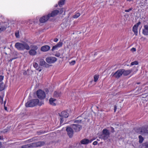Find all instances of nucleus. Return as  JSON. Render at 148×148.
I'll list each match as a JSON object with an SVG mask.
<instances>
[{
  "label": "nucleus",
  "mask_w": 148,
  "mask_h": 148,
  "mask_svg": "<svg viewBox=\"0 0 148 148\" xmlns=\"http://www.w3.org/2000/svg\"><path fill=\"white\" fill-rule=\"evenodd\" d=\"M59 13V11L56 10L52 11L51 13L49 14H50V17H53L57 15Z\"/></svg>",
  "instance_id": "dca6fc26"
},
{
  "label": "nucleus",
  "mask_w": 148,
  "mask_h": 148,
  "mask_svg": "<svg viewBox=\"0 0 148 148\" xmlns=\"http://www.w3.org/2000/svg\"><path fill=\"white\" fill-rule=\"evenodd\" d=\"M5 89V85L3 82L0 83V91H1Z\"/></svg>",
  "instance_id": "393cba45"
},
{
  "label": "nucleus",
  "mask_w": 148,
  "mask_h": 148,
  "mask_svg": "<svg viewBox=\"0 0 148 148\" xmlns=\"http://www.w3.org/2000/svg\"><path fill=\"white\" fill-rule=\"evenodd\" d=\"M6 28V27L4 26H0V33L2 31L5 30Z\"/></svg>",
  "instance_id": "bb28decb"
},
{
  "label": "nucleus",
  "mask_w": 148,
  "mask_h": 148,
  "mask_svg": "<svg viewBox=\"0 0 148 148\" xmlns=\"http://www.w3.org/2000/svg\"><path fill=\"white\" fill-rule=\"evenodd\" d=\"M4 109H5V110H7V108L6 107H4Z\"/></svg>",
  "instance_id": "3c124183"
},
{
  "label": "nucleus",
  "mask_w": 148,
  "mask_h": 148,
  "mask_svg": "<svg viewBox=\"0 0 148 148\" xmlns=\"http://www.w3.org/2000/svg\"><path fill=\"white\" fill-rule=\"evenodd\" d=\"M47 62L49 63H52L56 62L57 60V58L53 57H50L47 58L46 59Z\"/></svg>",
  "instance_id": "0eeeda50"
},
{
  "label": "nucleus",
  "mask_w": 148,
  "mask_h": 148,
  "mask_svg": "<svg viewBox=\"0 0 148 148\" xmlns=\"http://www.w3.org/2000/svg\"><path fill=\"white\" fill-rule=\"evenodd\" d=\"M110 128H111V130H112V132H114V128L112 127H110Z\"/></svg>",
  "instance_id": "79ce46f5"
},
{
  "label": "nucleus",
  "mask_w": 148,
  "mask_h": 148,
  "mask_svg": "<svg viewBox=\"0 0 148 148\" xmlns=\"http://www.w3.org/2000/svg\"><path fill=\"white\" fill-rule=\"evenodd\" d=\"M81 120H75V123H80L81 122Z\"/></svg>",
  "instance_id": "ea45409f"
},
{
  "label": "nucleus",
  "mask_w": 148,
  "mask_h": 148,
  "mask_svg": "<svg viewBox=\"0 0 148 148\" xmlns=\"http://www.w3.org/2000/svg\"><path fill=\"white\" fill-rule=\"evenodd\" d=\"M63 12V10L62 9H61L60 10V11H59V13L60 14H61Z\"/></svg>",
  "instance_id": "58836bf2"
},
{
  "label": "nucleus",
  "mask_w": 148,
  "mask_h": 148,
  "mask_svg": "<svg viewBox=\"0 0 148 148\" xmlns=\"http://www.w3.org/2000/svg\"><path fill=\"white\" fill-rule=\"evenodd\" d=\"M123 70V74L124 75H127L130 73L132 71V70L130 69L126 70H125L124 69H122Z\"/></svg>",
  "instance_id": "aec40b11"
},
{
  "label": "nucleus",
  "mask_w": 148,
  "mask_h": 148,
  "mask_svg": "<svg viewBox=\"0 0 148 148\" xmlns=\"http://www.w3.org/2000/svg\"><path fill=\"white\" fill-rule=\"evenodd\" d=\"M66 131L69 137L70 138H71L74 133V131L73 129L71 127H67L66 128Z\"/></svg>",
  "instance_id": "423d86ee"
},
{
  "label": "nucleus",
  "mask_w": 148,
  "mask_h": 148,
  "mask_svg": "<svg viewBox=\"0 0 148 148\" xmlns=\"http://www.w3.org/2000/svg\"><path fill=\"white\" fill-rule=\"evenodd\" d=\"M0 148H5L4 147L1 146L0 147Z\"/></svg>",
  "instance_id": "5fc2aeb1"
},
{
  "label": "nucleus",
  "mask_w": 148,
  "mask_h": 148,
  "mask_svg": "<svg viewBox=\"0 0 148 148\" xmlns=\"http://www.w3.org/2000/svg\"><path fill=\"white\" fill-rule=\"evenodd\" d=\"M58 39L57 38H55L54 39V41L55 42H57L58 41Z\"/></svg>",
  "instance_id": "49530a36"
},
{
  "label": "nucleus",
  "mask_w": 148,
  "mask_h": 148,
  "mask_svg": "<svg viewBox=\"0 0 148 148\" xmlns=\"http://www.w3.org/2000/svg\"><path fill=\"white\" fill-rule=\"evenodd\" d=\"M133 0H127V1H128L129 2H130L131 1H133Z\"/></svg>",
  "instance_id": "8fccbe9b"
},
{
  "label": "nucleus",
  "mask_w": 148,
  "mask_h": 148,
  "mask_svg": "<svg viewBox=\"0 0 148 148\" xmlns=\"http://www.w3.org/2000/svg\"><path fill=\"white\" fill-rule=\"evenodd\" d=\"M55 56L57 57H60V53H56Z\"/></svg>",
  "instance_id": "e433bc0d"
},
{
  "label": "nucleus",
  "mask_w": 148,
  "mask_h": 148,
  "mask_svg": "<svg viewBox=\"0 0 148 148\" xmlns=\"http://www.w3.org/2000/svg\"><path fill=\"white\" fill-rule=\"evenodd\" d=\"M61 119V121H60V123H62L63 122V118H60Z\"/></svg>",
  "instance_id": "09e8293b"
},
{
  "label": "nucleus",
  "mask_w": 148,
  "mask_h": 148,
  "mask_svg": "<svg viewBox=\"0 0 148 148\" xmlns=\"http://www.w3.org/2000/svg\"><path fill=\"white\" fill-rule=\"evenodd\" d=\"M44 103L43 102L41 101L39 102V100L38 99H32L27 102L25 106L26 107H33L37 105L41 106Z\"/></svg>",
  "instance_id": "f257e3e1"
},
{
  "label": "nucleus",
  "mask_w": 148,
  "mask_h": 148,
  "mask_svg": "<svg viewBox=\"0 0 148 148\" xmlns=\"http://www.w3.org/2000/svg\"><path fill=\"white\" fill-rule=\"evenodd\" d=\"M1 139V136H0V140Z\"/></svg>",
  "instance_id": "6e6d98bb"
},
{
  "label": "nucleus",
  "mask_w": 148,
  "mask_h": 148,
  "mask_svg": "<svg viewBox=\"0 0 148 148\" xmlns=\"http://www.w3.org/2000/svg\"><path fill=\"white\" fill-rule=\"evenodd\" d=\"M110 133L109 131L106 129L102 131V134L99 136V138L104 140L108 139L109 137Z\"/></svg>",
  "instance_id": "7ed1b4c3"
},
{
  "label": "nucleus",
  "mask_w": 148,
  "mask_h": 148,
  "mask_svg": "<svg viewBox=\"0 0 148 148\" xmlns=\"http://www.w3.org/2000/svg\"><path fill=\"white\" fill-rule=\"evenodd\" d=\"M132 8H130L128 10H125V11L126 12H130V11L132 10Z\"/></svg>",
  "instance_id": "f704fd0d"
},
{
  "label": "nucleus",
  "mask_w": 148,
  "mask_h": 148,
  "mask_svg": "<svg viewBox=\"0 0 148 148\" xmlns=\"http://www.w3.org/2000/svg\"><path fill=\"white\" fill-rule=\"evenodd\" d=\"M36 94L38 97L40 99H43L45 97L46 95L45 92L41 90H37Z\"/></svg>",
  "instance_id": "20e7f679"
},
{
  "label": "nucleus",
  "mask_w": 148,
  "mask_h": 148,
  "mask_svg": "<svg viewBox=\"0 0 148 148\" xmlns=\"http://www.w3.org/2000/svg\"><path fill=\"white\" fill-rule=\"evenodd\" d=\"M116 109H117L116 106H114V112H116Z\"/></svg>",
  "instance_id": "37998d69"
},
{
  "label": "nucleus",
  "mask_w": 148,
  "mask_h": 148,
  "mask_svg": "<svg viewBox=\"0 0 148 148\" xmlns=\"http://www.w3.org/2000/svg\"><path fill=\"white\" fill-rule=\"evenodd\" d=\"M31 47L32 49L35 50V51H36L38 49V47L36 45H31Z\"/></svg>",
  "instance_id": "cd10ccee"
},
{
  "label": "nucleus",
  "mask_w": 148,
  "mask_h": 148,
  "mask_svg": "<svg viewBox=\"0 0 148 148\" xmlns=\"http://www.w3.org/2000/svg\"><path fill=\"white\" fill-rule=\"evenodd\" d=\"M59 114L60 116L65 118H67L69 115L68 113L65 111L62 112L61 113Z\"/></svg>",
  "instance_id": "4468645a"
},
{
  "label": "nucleus",
  "mask_w": 148,
  "mask_h": 148,
  "mask_svg": "<svg viewBox=\"0 0 148 148\" xmlns=\"http://www.w3.org/2000/svg\"><path fill=\"white\" fill-rule=\"evenodd\" d=\"M50 47L48 45H45L42 46L41 48V50L43 52H46L49 50Z\"/></svg>",
  "instance_id": "2eb2a0df"
},
{
  "label": "nucleus",
  "mask_w": 148,
  "mask_h": 148,
  "mask_svg": "<svg viewBox=\"0 0 148 148\" xmlns=\"http://www.w3.org/2000/svg\"><path fill=\"white\" fill-rule=\"evenodd\" d=\"M138 138H139V142L140 143H141L144 140L143 138L141 135H139Z\"/></svg>",
  "instance_id": "a878e982"
},
{
  "label": "nucleus",
  "mask_w": 148,
  "mask_h": 148,
  "mask_svg": "<svg viewBox=\"0 0 148 148\" xmlns=\"http://www.w3.org/2000/svg\"><path fill=\"white\" fill-rule=\"evenodd\" d=\"M131 51H136V49L135 48H132L131 49Z\"/></svg>",
  "instance_id": "a18cd8bd"
},
{
  "label": "nucleus",
  "mask_w": 148,
  "mask_h": 148,
  "mask_svg": "<svg viewBox=\"0 0 148 148\" xmlns=\"http://www.w3.org/2000/svg\"><path fill=\"white\" fill-rule=\"evenodd\" d=\"M140 84V82H138L136 83V84Z\"/></svg>",
  "instance_id": "603ef678"
},
{
  "label": "nucleus",
  "mask_w": 148,
  "mask_h": 148,
  "mask_svg": "<svg viewBox=\"0 0 148 148\" xmlns=\"http://www.w3.org/2000/svg\"><path fill=\"white\" fill-rule=\"evenodd\" d=\"M141 132L142 134L145 135L148 134V130L147 129V128L143 127L141 129Z\"/></svg>",
  "instance_id": "6ab92c4d"
},
{
  "label": "nucleus",
  "mask_w": 148,
  "mask_h": 148,
  "mask_svg": "<svg viewBox=\"0 0 148 148\" xmlns=\"http://www.w3.org/2000/svg\"><path fill=\"white\" fill-rule=\"evenodd\" d=\"M71 126L76 132L79 131L82 129V126L79 125L73 124L71 125Z\"/></svg>",
  "instance_id": "6e6552de"
},
{
  "label": "nucleus",
  "mask_w": 148,
  "mask_h": 148,
  "mask_svg": "<svg viewBox=\"0 0 148 148\" xmlns=\"http://www.w3.org/2000/svg\"><path fill=\"white\" fill-rule=\"evenodd\" d=\"M80 16V14L79 12H77L75 13V14L73 16V17L74 18H77Z\"/></svg>",
  "instance_id": "c85d7f7f"
},
{
  "label": "nucleus",
  "mask_w": 148,
  "mask_h": 148,
  "mask_svg": "<svg viewBox=\"0 0 148 148\" xmlns=\"http://www.w3.org/2000/svg\"><path fill=\"white\" fill-rule=\"evenodd\" d=\"M15 47L18 50L23 51L25 49L29 50L30 49L29 45L26 42L23 43L16 42L15 45Z\"/></svg>",
  "instance_id": "f03ea898"
},
{
  "label": "nucleus",
  "mask_w": 148,
  "mask_h": 148,
  "mask_svg": "<svg viewBox=\"0 0 148 148\" xmlns=\"http://www.w3.org/2000/svg\"><path fill=\"white\" fill-rule=\"evenodd\" d=\"M94 140V139H92V140H89V143H91V142L93 141V140Z\"/></svg>",
  "instance_id": "de8ad7c7"
},
{
  "label": "nucleus",
  "mask_w": 148,
  "mask_h": 148,
  "mask_svg": "<svg viewBox=\"0 0 148 148\" xmlns=\"http://www.w3.org/2000/svg\"><path fill=\"white\" fill-rule=\"evenodd\" d=\"M140 22H139L137 23L133 27V31L136 35H137L138 33V27L139 25H140Z\"/></svg>",
  "instance_id": "9b49d317"
},
{
  "label": "nucleus",
  "mask_w": 148,
  "mask_h": 148,
  "mask_svg": "<svg viewBox=\"0 0 148 148\" xmlns=\"http://www.w3.org/2000/svg\"><path fill=\"white\" fill-rule=\"evenodd\" d=\"M80 143L82 144L86 145L88 144L89 143V140L86 138L83 139L81 141Z\"/></svg>",
  "instance_id": "412c9836"
},
{
  "label": "nucleus",
  "mask_w": 148,
  "mask_h": 148,
  "mask_svg": "<svg viewBox=\"0 0 148 148\" xmlns=\"http://www.w3.org/2000/svg\"><path fill=\"white\" fill-rule=\"evenodd\" d=\"M2 146L1 143V142H0V147Z\"/></svg>",
  "instance_id": "864d4df0"
},
{
  "label": "nucleus",
  "mask_w": 148,
  "mask_h": 148,
  "mask_svg": "<svg viewBox=\"0 0 148 148\" xmlns=\"http://www.w3.org/2000/svg\"><path fill=\"white\" fill-rule=\"evenodd\" d=\"M142 33L145 35H148V24L144 26Z\"/></svg>",
  "instance_id": "f8f14e48"
},
{
  "label": "nucleus",
  "mask_w": 148,
  "mask_h": 148,
  "mask_svg": "<svg viewBox=\"0 0 148 148\" xmlns=\"http://www.w3.org/2000/svg\"><path fill=\"white\" fill-rule=\"evenodd\" d=\"M138 64V62L137 61H135L134 62H132L131 63V66L133 65H137Z\"/></svg>",
  "instance_id": "2f4dec72"
},
{
  "label": "nucleus",
  "mask_w": 148,
  "mask_h": 148,
  "mask_svg": "<svg viewBox=\"0 0 148 148\" xmlns=\"http://www.w3.org/2000/svg\"><path fill=\"white\" fill-rule=\"evenodd\" d=\"M42 143H44L43 142H39L37 143V146H41L42 145Z\"/></svg>",
  "instance_id": "72a5a7b5"
},
{
  "label": "nucleus",
  "mask_w": 148,
  "mask_h": 148,
  "mask_svg": "<svg viewBox=\"0 0 148 148\" xmlns=\"http://www.w3.org/2000/svg\"><path fill=\"white\" fill-rule=\"evenodd\" d=\"M33 65L34 68L36 69V70H38L39 72H40L42 70L41 67L39 66L38 63L36 62L33 63Z\"/></svg>",
  "instance_id": "a211bd4d"
},
{
  "label": "nucleus",
  "mask_w": 148,
  "mask_h": 148,
  "mask_svg": "<svg viewBox=\"0 0 148 148\" xmlns=\"http://www.w3.org/2000/svg\"><path fill=\"white\" fill-rule=\"evenodd\" d=\"M97 143H98L97 141H95L93 142L92 144L93 145H95L97 144Z\"/></svg>",
  "instance_id": "a19ab883"
},
{
  "label": "nucleus",
  "mask_w": 148,
  "mask_h": 148,
  "mask_svg": "<svg viewBox=\"0 0 148 148\" xmlns=\"http://www.w3.org/2000/svg\"><path fill=\"white\" fill-rule=\"evenodd\" d=\"M99 76L96 75L94 76V81L95 82H96L97 81L99 78Z\"/></svg>",
  "instance_id": "7c9ffc66"
},
{
  "label": "nucleus",
  "mask_w": 148,
  "mask_h": 148,
  "mask_svg": "<svg viewBox=\"0 0 148 148\" xmlns=\"http://www.w3.org/2000/svg\"><path fill=\"white\" fill-rule=\"evenodd\" d=\"M46 62L44 60L42 59H40V60L39 64L40 66H43L45 64Z\"/></svg>",
  "instance_id": "5701e85b"
},
{
  "label": "nucleus",
  "mask_w": 148,
  "mask_h": 148,
  "mask_svg": "<svg viewBox=\"0 0 148 148\" xmlns=\"http://www.w3.org/2000/svg\"><path fill=\"white\" fill-rule=\"evenodd\" d=\"M50 18V14H48L47 16H45L41 17L40 19V23H43L46 22Z\"/></svg>",
  "instance_id": "1a4fd4ad"
},
{
  "label": "nucleus",
  "mask_w": 148,
  "mask_h": 148,
  "mask_svg": "<svg viewBox=\"0 0 148 148\" xmlns=\"http://www.w3.org/2000/svg\"><path fill=\"white\" fill-rule=\"evenodd\" d=\"M29 54L31 56H34L37 53V52L36 51H35V50H33L31 49L29 51Z\"/></svg>",
  "instance_id": "4be33fe9"
},
{
  "label": "nucleus",
  "mask_w": 148,
  "mask_h": 148,
  "mask_svg": "<svg viewBox=\"0 0 148 148\" xmlns=\"http://www.w3.org/2000/svg\"><path fill=\"white\" fill-rule=\"evenodd\" d=\"M63 43L62 42L60 41L56 45L53 46L52 49V51H53L55 50H57L58 48L62 47Z\"/></svg>",
  "instance_id": "9d476101"
},
{
  "label": "nucleus",
  "mask_w": 148,
  "mask_h": 148,
  "mask_svg": "<svg viewBox=\"0 0 148 148\" xmlns=\"http://www.w3.org/2000/svg\"><path fill=\"white\" fill-rule=\"evenodd\" d=\"M65 2V0H60L59 2L58 5L60 6L63 5L64 4Z\"/></svg>",
  "instance_id": "c756f323"
},
{
  "label": "nucleus",
  "mask_w": 148,
  "mask_h": 148,
  "mask_svg": "<svg viewBox=\"0 0 148 148\" xmlns=\"http://www.w3.org/2000/svg\"><path fill=\"white\" fill-rule=\"evenodd\" d=\"M15 35L17 38H18L19 37V32L18 31H17L15 32Z\"/></svg>",
  "instance_id": "473e14b6"
},
{
  "label": "nucleus",
  "mask_w": 148,
  "mask_h": 148,
  "mask_svg": "<svg viewBox=\"0 0 148 148\" xmlns=\"http://www.w3.org/2000/svg\"><path fill=\"white\" fill-rule=\"evenodd\" d=\"M57 5H56V6L57 7Z\"/></svg>",
  "instance_id": "4d7b16f0"
},
{
  "label": "nucleus",
  "mask_w": 148,
  "mask_h": 148,
  "mask_svg": "<svg viewBox=\"0 0 148 148\" xmlns=\"http://www.w3.org/2000/svg\"><path fill=\"white\" fill-rule=\"evenodd\" d=\"M75 63V60L73 61L70 62V64L71 65H74Z\"/></svg>",
  "instance_id": "c9c22d12"
},
{
  "label": "nucleus",
  "mask_w": 148,
  "mask_h": 148,
  "mask_svg": "<svg viewBox=\"0 0 148 148\" xmlns=\"http://www.w3.org/2000/svg\"><path fill=\"white\" fill-rule=\"evenodd\" d=\"M50 104L53 106H55L56 105V99H55L51 98L49 100Z\"/></svg>",
  "instance_id": "f3484780"
},
{
  "label": "nucleus",
  "mask_w": 148,
  "mask_h": 148,
  "mask_svg": "<svg viewBox=\"0 0 148 148\" xmlns=\"http://www.w3.org/2000/svg\"><path fill=\"white\" fill-rule=\"evenodd\" d=\"M61 95V92H60L55 91L54 92L53 96L55 97H59Z\"/></svg>",
  "instance_id": "b1692460"
},
{
  "label": "nucleus",
  "mask_w": 148,
  "mask_h": 148,
  "mask_svg": "<svg viewBox=\"0 0 148 148\" xmlns=\"http://www.w3.org/2000/svg\"><path fill=\"white\" fill-rule=\"evenodd\" d=\"M36 143H32V144H28L22 146V148H29L34 147L36 146Z\"/></svg>",
  "instance_id": "ddd939ff"
},
{
  "label": "nucleus",
  "mask_w": 148,
  "mask_h": 148,
  "mask_svg": "<svg viewBox=\"0 0 148 148\" xmlns=\"http://www.w3.org/2000/svg\"><path fill=\"white\" fill-rule=\"evenodd\" d=\"M145 145V147H146L145 148H148V143H146Z\"/></svg>",
  "instance_id": "c03bdc74"
},
{
  "label": "nucleus",
  "mask_w": 148,
  "mask_h": 148,
  "mask_svg": "<svg viewBox=\"0 0 148 148\" xmlns=\"http://www.w3.org/2000/svg\"><path fill=\"white\" fill-rule=\"evenodd\" d=\"M4 76L0 75V82H1L3 79Z\"/></svg>",
  "instance_id": "4c0bfd02"
},
{
  "label": "nucleus",
  "mask_w": 148,
  "mask_h": 148,
  "mask_svg": "<svg viewBox=\"0 0 148 148\" xmlns=\"http://www.w3.org/2000/svg\"><path fill=\"white\" fill-rule=\"evenodd\" d=\"M123 70H122V69L119 70L114 74H112L111 75L116 78H119L123 74Z\"/></svg>",
  "instance_id": "39448f33"
}]
</instances>
